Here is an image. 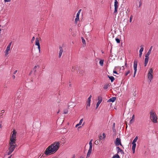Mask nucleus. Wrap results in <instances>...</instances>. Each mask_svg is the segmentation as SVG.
<instances>
[{"label":"nucleus","mask_w":158,"mask_h":158,"mask_svg":"<svg viewBox=\"0 0 158 158\" xmlns=\"http://www.w3.org/2000/svg\"><path fill=\"white\" fill-rule=\"evenodd\" d=\"M60 143L59 142H55L49 146L44 152L46 155H48L56 152L59 149Z\"/></svg>","instance_id":"nucleus-1"},{"label":"nucleus","mask_w":158,"mask_h":158,"mask_svg":"<svg viewBox=\"0 0 158 158\" xmlns=\"http://www.w3.org/2000/svg\"><path fill=\"white\" fill-rule=\"evenodd\" d=\"M150 118L151 119L153 122L154 123H157V118L156 114L155 112L152 110L150 111Z\"/></svg>","instance_id":"nucleus-2"},{"label":"nucleus","mask_w":158,"mask_h":158,"mask_svg":"<svg viewBox=\"0 0 158 158\" xmlns=\"http://www.w3.org/2000/svg\"><path fill=\"white\" fill-rule=\"evenodd\" d=\"M16 132L15 130H13V133L12 134L11 137L10 139L9 143H15V142H16Z\"/></svg>","instance_id":"nucleus-3"},{"label":"nucleus","mask_w":158,"mask_h":158,"mask_svg":"<svg viewBox=\"0 0 158 158\" xmlns=\"http://www.w3.org/2000/svg\"><path fill=\"white\" fill-rule=\"evenodd\" d=\"M153 69H152L151 68L149 71L148 73V78L150 80V82H151V80L153 78Z\"/></svg>","instance_id":"nucleus-4"},{"label":"nucleus","mask_w":158,"mask_h":158,"mask_svg":"<svg viewBox=\"0 0 158 158\" xmlns=\"http://www.w3.org/2000/svg\"><path fill=\"white\" fill-rule=\"evenodd\" d=\"M9 151L13 152L15 148V145H14L15 143H9Z\"/></svg>","instance_id":"nucleus-5"},{"label":"nucleus","mask_w":158,"mask_h":158,"mask_svg":"<svg viewBox=\"0 0 158 158\" xmlns=\"http://www.w3.org/2000/svg\"><path fill=\"white\" fill-rule=\"evenodd\" d=\"M114 13H117L118 11V3L117 0H114Z\"/></svg>","instance_id":"nucleus-6"},{"label":"nucleus","mask_w":158,"mask_h":158,"mask_svg":"<svg viewBox=\"0 0 158 158\" xmlns=\"http://www.w3.org/2000/svg\"><path fill=\"white\" fill-rule=\"evenodd\" d=\"M92 97L91 95H90L89 97L88 98L86 104V109H87L90 106L91 98Z\"/></svg>","instance_id":"nucleus-7"},{"label":"nucleus","mask_w":158,"mask_h":158,"mask_svg":"<svg viewBox=\"0 0 158 158\" xmlns=\"http://www.w3.org/2000/svg\"><path fill=\"white\" fill-rule=\"evenodd\" d=\"M12 43V42L10 43L7 46V47L6 50H5V55H7L8 54L10 50V47Z\"/></svg>","instance_id":"nucleus-8"},{"label":"nucleus","mask_w":158,"mask_h":158,"mask_svg":"<svg viewBox=\"0 0 158 158\" xmlns=\"http://www.w3.org/2000/svg\"><path fill=\"white\" fill-rule=\"evenodd\" d=\"M116 146H118L119 145H120L121 146H122V145L121 144V139L118 138H117L116 139L115 141L114 142Z\"/></svg>","instance_id":"nucleus-9"},{"label":"nucleus","mask_w":158,"mask_h":158,"mask_svg":"<svg viewBox=\"0 0 158 158\" xmlns=\"http://www.w3.org/2000/svg\"><path fill=\"white\" fill-rule=\"evenodd\" d=\"M102 99L101 97L100 98L99 97H98V102L97 104H96V109H97L100 104L102 102Z\"/></svg>","instance_id":"nucleus-10"},{"label":"nucleus","mask_w":158,"mask_h":158,"mask_svg":"<svg viewBox=\"0 0 158 158\" xmlns=\"http://www.w3.org/2000/svg\"><path fill=\"white\" fill-rule=\"evenodd\" d=\"M116 150L117 152V153H120L122 154H124V152L123 150L120 148L118 146L116 147Z\"/></svg>","instance_id":"nucleus-11"},{"label":"nucleus","mask_w":158,"mask_h":158,"mask_svg":"<svg viewBox=\"0 0 158 158\" xmlns=\"http://www.w3.org/2000/svg\"><path fill=\"white\" fill-rule=\"evenodd\" d=\"M138 61L137 60H135L134 62L133 67L134 70L137 71V65Z\"/></svg>","instance_id":"nucleus-12"},{"label":"nucleus","mask_w":158,"mask_h":158,"mask_svg":"<svg viewBox=\"0 0 158 158\" xmlns=\"http://www.w3.org/2000/svg\"><path fill=\"white\" fill-rule=\"evenodd\" d=\"M59 57L60 58L61 57L62 52H63V50L61 46L59 47Z\"/></svg>","instance_id":"nucleus-13"},{"label":"nucleus","mask_w":158,"mask_h":158,"mask_svg":"<svg viewBox=\"0 0 158 158\" xmlns=\"http://www.w3.org/2000/svg\"><path fill=\"white\" fill-rule=\"evenodd\" d=\"M147 56H145V58L144 60V66H146L147 65V64L148 63V60H149V56H148L147 57Z\"/></svg>","instance_id":"nucleus-14"},{"label":"nucleus","mask_w":158,"mask_h":158,"mask_svg":"<svg viewBox=\"0 0 158 158\" xmlns=\"http://www.w3.org/2000/svg\"><path fill=\"white\" fill-rule=\"evenodd\" d=\"M116 97H112V98H111L109 99L108 101V102H114V101L116 100Z\"/></svg>","instance_id":"nucleus-15"},{"label":"nucleus","mask_w":158,"mask_h":158,"mask_svg":"<svg viewBox=\"0 0 158 158\" xmlns=\"http://www.w3.org/2000/svg\"><path fill=\"white\" fill-rule=\"evenodd\" d=\"M152 46H151L150 47V49H149L148 52L145 55V56H146L147 57L148 56H149V55L151 53V51H152Z\"/></svg>","instance_id":"nucleus-16"},{"label":"nucleus","mask_w":158,"mask_h":158,"mask_svg":"<svg viewBox=\"0 0 158 158\" xmlns=\"http://www.w3.org/2000/svg\"><path fill=\"white\" fill-rule=\"evenodd\" d=\"M35 45L38 46L40 45V42H39V38H37L35 39Z\"/></svg>","instance_id":"nucleus-17"},{"label":"nucleus","mask_w":158,"mask_h":158,"mask_svg":"<svg viewBox=\"0 0 158 158\" xmlns=\"http://www.w3.org/2000/svg\"><path fill=\"white\" fill-rule=\"evenodd\" d=\"M83 121V118L81 119L80 120V121L79 123H78V124H77L75 126V127H77L78 126H80L81 125Z\"/></svg>","instance_id":"nucleus-18"},{"label":"nucleus","mask_w":158,"mask_h":158,"mask_svg":"<svg viewBox=\"0 0 158 158\" xmlns=\"http://www.w3.org/2000/svg\"><path fill=\"white\" fill-rule=\"evenodd\" d=\"M91 151H92L91 150H88V151L87 153L86 158L89 157H90L91 153Z\"/></svg>","instance_id":"nucleus-19"},{"label":"nucleus","mask_w":158,"mask_h":158,"mask_svg":"<svg viewBox=\"0 0 158 158\" xmlns=\"http://www.w3.org/2000/svg\"><path fill=\"white\" fill-rule=\"evenodd\" d=\"M112 158H120V157L118 154H116L114 155Z\"/></svg>","instance_id":"nucleus-20"},{"label":"nucleus","mask_w":158,"mask_h":158,"mask_svg":"<svg viewBox=\"0 0 158 158\" xmlns=\"http://www.w3.org/2000/svg\"><path fill=\"white\" fill-rule=\"evenodd\" d=\"M109 77L110 80L111 81V82H112L114 80V77L113 76H108Z\"/></svg>","instance_id":"nucleus-21"},{"label":"nucleus","mask_w":158,"mask_h":158,"mask_svg":"<svg viewBox=\"0 0 158 158\" xmlns=\"http://www.w3.org/2000/svg\"><path fill=\"white\" fill-rule=\"evenodd\" d=\"M138 139V137L137 136H136L133 141L132 143H135L137 141Z\"/></svg>","instance_id":"nucleus-22"},{"label":"nucleus","mask_w":158,"mask_h":158,"mask_svg":"<svg viewBox=\"0 0 158 158\" xmlns=\"http://www.w3.org/2000/svg\"><path fill=\"white\" fill-rule=\"evenodd\" d=\"M104 60H101L99 61V64L101 66H103V65Z\"/></svg>","instance_id":"nucleus-23"},{"label":"nucleus","mask_w":158,"mask_h":158,"mask_svg":"<svg viewBox=\"0 0 158 158\" xmlns=\"http://www.w3.org/2000/svg\"><path fill=\"white\" fill-rule=\"evenodd\" d=\"M143 45H141V48L139 50V52H141V53H142V52L143 51Z\"/></svg>","instance_id":"nucleus-24"},{"label":"nucleus","mask_w":158,"mask_h":158,"mask_svg":"<svg viewBox=\"0 0 158 158\" xmlns=\"http://www.w3.org/2000/svg\"><path fill=\"white\" fill-rule=\"evenodd\" d=\"M132 149H135L136 146V144L135 143H132Z\"/></svg>","instance_id":"nucleus-25"},{"label":"nucleus","mask_w":158,"mask_h":158,"mask_svg":"<svg viewBox=\"0 0 158 158\" xmlns=\"http://www.w3.org/2000/svg\"><path fill=\"white\" fill-rule=\"evenodd\" d=\"M130 70H128L127 71V72H126L125 73V76H127L129 73H130Z\"/></svg>","instance_id":"nucleus-26"},{"label":"nucleus","mask_w":158,"mask_h":158,"mask_svg":"<svg viewBox=\"0 0 158 158\" xmlns=\"http://www.w3.org/2000/svg\"><path fill=\"white\" fill-rule=\"evenodd\" d=\"M79 19H78V18H76L75 19V21H74V23L75 24H77V21L78 20H79Z\"/></svg>","instance_id":"nucleus-27"},{"label":"nucleus","mask_w":158,"mask_h":158,"mask_svg":"<svg viewBox=\"0 0 158 158\" xmlns=\"http://www.w3.org/2000/svg\"><path fill=\"white\" fill-rule=\"evenodd\" d=\"M81 39L82 40V42L83 43V44H85V40H84V38L83 37H82Z\"/></svg>","instance_id":"nucleus-28"},{"label":"nucleus","mask_w":158,"mask_h":158,"mask_svg":"<svg viewBox=\"0 0 158 158\" xmlns=\"http://www.w3.org/2000/svg\"><path fill=\"white\" fill-rule=\"evenodd\" d=\"M68 110L67 109H65L64 110V113L65 114H66L68 113Z\"/></svg>","instance_id":"nucleus-29"},{"label":"nucleus","mask_w":158,"mask_h":158,"mask_svg":"<svg viewBox=\"0 0 158 158\" xmlns=\"http://www.w3.org/2000/svg\"><path fill=\"white\" fill-rule=\"evenodd\" d=\"M115 40L118 43H119L120 42V40L118 38H116Z\"/></svg>","instance_id":"nucleus-30"},{"label":"nucleus","mask_w":158,"mask_h":158,"mask_svg":"<svg viewBox=\"0 0 158 158\" xmlns=\"http://www.w3.org/2000/svg\"><path fill=\"white\" fill-rule=\"evenodd\" d=\"M132 18L133 16L132 15H131L130 17V18L129 19V21L130 23H131L132 21Z\"/></svg>","instance_id":"nucleus-31"},{"label":"nucleus","mask_w":158,"mask_h":158,"mask_svg":"<svg viewBox=\"0 0 158 158\" xmlns=\"http://www.w3.org/2000/svg\"><path fill=\"white\" fill-rule=\"evenodd\" d=\"M108 88V85H104L103 87V89H106Z\"/></svg>","instance_id":"nucleus-32"},{"label":"nucleus","mask_w":158,"mask_h":158,"mask_svg":"<svg viewBox=\"0 0 158 158\" xmlns=\"http://www.w3.org/2000/svg\"><path fill=\"white\" fill-rule=\"evenodd\" d=\"M102 136L103 137V139H105L106 138V134L105 133H103V134H102Z\"/></svg>","instance_id":"nucleus-33"},{"label":"nucleus","mask_w":158,"mask_h":158,"mask_svg":"<svg viewBox=\"0 0 158 158\" xmlns=\"http://www.w3.org/2000/svg\"><path fill=\"white\" fill-rule=\"evenodd\" d=\"M99 140H96L95 142V144H98L99 143Z\"/></svg>","instance_id":"nucleus-34"},{"label":"nucleus","mask_w":158,"mask_h":158,"mask_svg":"<svg viewBox=\"0 0 158 158\" xmlns=\"http://www.w3.org/2000/svg\"><path fill=\"white\" fill-rule=\"evenodd\" d=\"M134 121V120L133 119H131L130 121V123L131 124H132L133 123Z\"/></svg>","instance_id":"nucleus-35"},{"label":"nucleus","mask_w":158,"mask_h":158,"mask_svg":"<svg viewBox=\"0 0 158 158\" xmlns=\"http://www.w3.org/2000/svg\"><path fill=\"white\" fill-rule=\"evenodd\" d=\"M92 141H93V139H91L90 140V141H89V145H93L92 143Z\"/></svg>","instance_id":"nucleus-36"},{"label":"nucleus","mask_w":158,"mask_h":158,"mask_svg":"<svg viewBox=\"0 0 158 158\" xmlns=\"http://www.w3.org/2000/svg\"><path fill=\"white\" fill-rule=\"evenodd\" d=\"M12 152H13L11 151H9V152L7 153V155H10Z\"/></svg>","instance_id":"nucleus-37"},{"label":"nucleus","mask_w":158,"mask_h":158,"mask_svg":"<svg viewBox=\"0 0 158 158\" xmlns=\"http://www.w3.org/2000/svg\"><path fill=\"white\" fill-rule=\"evenodd\" d=\"M79 15H80V14L77 13V14L76 18H78V19H79Z\"/></svg>","instance_id":"nucleus-38"},{"label":"nucleus","mask_w":158,"mask_h":158,"mask_svg":"<svg viewBox=\"0 0 158 158\" xmlns=\"http://www.w3.org/2000/svg\"><path fill=\"white\" fill-rule=\"evenodd\" d=\"M92 146H93V145H89V150H91L92 151Z\"/></svg>","instance_id":"nucleus-39"},{"label":"nucleus","mask_w":158,"mask_h":158,"mask_svg":"<svg viewBox=\"0 0 158 158\" xmlns=\"http://www.w3.org/2000/svg\"><path fill=\"white\" fill-rule=\"evenodd\" d=\"M142 5V2H141V0H140L139 1V7H140Z\"/></svg>","instance_id":"nucleus-40"},{"label":"nucleus","mask_w":158,"mask_h":158,"mask_svg":"<svg viewBox=\"0 0 158 158\" xmlns=\"http://www.w3.org/2000/svg\"><path fill=\"white\" fill-rule=\"evenodd\" d=\"M136 72H137V71L134 70V75H133V77H135V75Z\"/></svg>","instance_id":"nucleus-41"},{"label":"nucleus","mask_w":158,"mask_h":158,"mask_svg":"<svg viewBox=\"0 0 158 158\" xmlns=\"http://www.w3.org/2000/svg\"><path fill=\"white\" fill-rule=\"evenodd\" d=\"M99 139H103V137L102 136V135H100L99 136Z\"/></svg>","instance_id":"nucleus-42"},{"label":"nucleus","mask_w":158,"mask_h":158,"mask_svg":"<svg viewBox=\"0 0 158 158\" xmlns=\"http://www.w3.org/2000/svg\"><path fill=\"white\" fill-rule=\"evenodd\" d=\"M10 1L11 0H4V1L5 2H10Z\"/></svg>","instance_id":"nucleus-43"},{"label":"nucleus","mask_w":158,"mask_h":158,"mask_svg":"<svg viewBox=\"0 0 158 158\" xmlns=\"http://www.w3.org/2000/svg\"><path fill=\"white\" fill-rule=\"evenodd\" d=\"M38 46V48L39 49V52H40V45L37 46Z\"/></svg>","instance_id":"nucleus-44"},{"label":"nucleus","mask_w":158,"mask_h":158,"mask_svg":"<svg viewBox=\"0 0 158 158\" xmlns=\"http://www.w3.org/2000/svg\"><path fill=\"white\" fill-rule=\"evenodd\" d=\"M133 91H134V93H135V94H134V96H135V95H136L135 93H136V88L135 89H134L133 90Z\"/></svg>","instance_id":"nucleus-45"},{"label":"nucleus","mask_w":158,"mask_h":158,"mask_svg":"<svg viewBox=\"0 0 158 158\" xmlns=\"http://www.w3.org/2000/svg\"><path fill=\"white\" fill-rule=\"evenodd\" d=\"M38 67H39L38 65H37H37H35V66L34 67V69H36Z\"/></svg>","instance_id":"nucleus-46"},{"label":"nucleus","mask_w":158,"mask_h":158,"mask_svg":"<svg viewBox=\"0 0 158 158\" xmlns=\"http://www.w3.org/2000/svg\"><path fill=\"white\" fill-rule=\"evenodd\" d=\"M35 37L34 36L32 37V39H31V41L32 42L33 41H34L35 40Z\"/></svg>","instance_id":"nucleus-47"},{"label":"nucleus","mask_w":158,"mask_h":158,"mask_svg":"<svg viewBox=\"0 0 158 158\" xmlns=\"http://www.w3.org/2000/svg\"><path fill=\"white\" fill-rule=\"evenodd\" d=\"M0 117L1 118H3V115L2 113H0Z\"/></svg>","instance_id":"nucleus-48"},{"label":"nucleus","mask_w":158,"mask_h":158,"mask_svg":"<svg viewBox=\"0 0 158 158\" xmlns=\"http://www.w3.org/2000/svg\"><path fill=\"white\" fill-rule=\"evenodd\" d=\"M142 53L139 52V57H141L142 55Z\"/></svg>","instance_id":"nucleus-49"},{"label":"nucleus","mask_w":158,"mask_h":158,"mask_svg":"<svg viewBox=\"0 0 158 158\" xmlns=\"http://www.w3.org/2000/svg\"><path fill=\"white\" fill-rule=\"evenodd\" d=\"M132 152L133 153H134L135 152V149H132Z\"/></svg>","instance_id":"nucleus-50"},{"label":"nucleus","mask_w":158,"mask_h":158,"mask_svg":"<svg viewBox=\"0 0 158 158\" xmlns=\"http://www.w3.org/2000/svg\"><path fill=\"white\" fill-rule=\"evenodd\" d=\"M113 73H114L116 74H118V73H117V72L116 71H113Z\"/></svg>","instance_id":"nucleus-51"},{"label":"nucleus","mask_w":158,"mask_h":158,"mask_svg":"<svg viewBox=\"0 0 158 158\" xmlns=\"http://www.w3.org/2000/svg\"><path fill=\"white\" fill-rule=\"evenodd\" d=\"M81 11V9H80L79 10L78 12L77 13H78L79 14H80V12Z\"/></svg>","instance_id":"nucleus-52"},{"label":"nucleus","mask_w":158,"mask_h":158,"mask_svg":"<svg viewBox=\"0 0 158 158\" xmlns=\"http://www.w3.org/2000/svg\"><path fill=\"white\" fill-rule=\"evenodd\" d=\"M4 112H5L4 110H1V113L2 114V113H4Z\"/></svg>","instance_id":"nucleus-53"},{"label":"nucleus","mask_w":158,"mask_h":158,"mask_svg":"<svg viewBox=\"0 0 158 158\" xmlns=\"http://www.w3.org/2000/svg\"><path fill=\"white\" fill-rule=\"evenodd\" d=\"M17 70H15V71L14 72V74H15L16 73H17Z\"/></svg>","instance_id":"nucleus-54"},{"label":"nucleus","mask_w":158,"mask_h":158,"mask_svg":"<svg viewBox=\"0 0 158 158\" xmlns=\"http://www.w3.org/2000/svg\"><path fill=\"white\" fill-rule=\"evenodd\" d=\"M134 118H135V115L133 114L132 115V119H134Z\"/></svg>","instance_id":"nucleus-55"},{"label":"nucleus","mask_w":158,"mask_h":158,"mask_svg":"<svg viewBox=\"0 0 158 158\" xmlns=\"http://www.w3.org/2000/svg\"><path fill=\"white\" fill-rule=\"evenodd\" d=\"M12 77H13V79H15V76L13 75L12 76Z\"/></svg>","instance_id":"nucleus-56"},{"label":"nucleus","mask_w":158,"mask_h":158,"mask_svg":"<svg viewBox=\"0 0 158 158\" xmlns=\"http://www.w3.org/2000/svg\"><path fill=\"white\" fill-rule=\"evenodd\" d=\"M43 156V155H41H41L40 156H39V157H40V158H41V157Z\"/></svg>","instance_id":"nucleus-57"},{"label":"nucleus","mask_w":158,"mask_h":158,"mask_svg":"<svg viewBox=\"0 0 158 158\" xmlns=\"http://www.w3.org/2000/svg\"><path fill=\"white\" fill-rule=\"evenodd\" d=\"M15 144L14 145H15V148L17 146V145L16 144H15Z\"/></svg>","instance_id":"nucleus-58"},{"label":"nucleus","mask_w":158,"mask_h":158,"mask_svg":"<svg viewBox=\"0 0 158 158\" xmlns=\"http://www.w3.org/2000/svg\"><path fill=\"white\" fill-rule=\"evenodd\" d=\"M75 155H73L72 158H75Z\"/></svg>","instance_id":"nucleus-59"},{"label":"nucleus","mask_w":158,"mask_h":158,"mask_svg":"<svg viewBox=\"0 0 158 158\" xmlns=\"http://www.w3.org/2000/svg\"><path fill=\"white\" fill-rule=\"evenodd\" d=\"M72 102H70V103H69V104H68V106L69 107V104H70V103H71Z\"/></svg>","instance_id":"nucleus-60"},{"label":"nucleus","mask_w":158,"mask_h":158,"mask_svg":"<svg viewBox=\"0 0 158 158\" xmlns=\"http://www.w3.org/2000/svg\"><path fill=\"white\" fill-rule=\"evenodd\" d=\"M115 124L114 123L113 124V127H114V126H115Z\"/></svg>","instance_id":"nucleus-61"},{"label":"nucleus","mask_w":158,"mask_h":158,"mask_svg":"<svg viewBox=\"0 0 158 158\" xmlns=\"http://www.w3.org/2000/svg\"><path fill=\"white\" fill-rule=\"evenodd\" d=\"M12 156V155H10V156L8 158H11Z\"/></svg>","instance_id":"nucleus-62"},{"label":"nucleus","mask_w":158,"mask_h":158,"mask_svg":"<svg viewBox=\"0 0 158 158\" xmlns=\"http://www.w3.org/2000/svg\"><path fill=\"white\" fill-rule=\"evenodd\" d=\"M36 70L35 69H34V73L35 72H36Z\"/></svg>","instance_id":"nucleus-63"},{"label":"nucleus","mask_w":158,"mask_h":158,"mask_svg":"<svg viewBox=\"0 0 158 158\" xmlns=\"http://www.w3.org/2000/svg\"><path fill=\"white\" fill-rule=\"evenodd\" d=\"M81 127V126H80V127H78V129H79V128H80Z\"/></svg>","instance_id":"nucleus-64"}]
</instances>
